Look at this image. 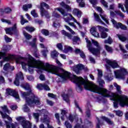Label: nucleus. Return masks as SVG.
<instances>
[{"label": "nucleus", "instance_id": "nucleus-7", "mask_svg": "<svg viewBox=\"0 0 128 128\" xmlns=\"http://www.w3.org/2000/svg\"><path fill=\"white\" fill-rule=\"evenodd\" d=\"M1 108L2 109V110H3V112L2 111H0V114L2 118H6L9 120V122H12V119L8 115L6 114V112H7L8 114H10V111L8 110V107L6 106H3L1 107Z\"/></svg>", "mask_w": 128, "mask_h": 128}, {"label": "nucleus", "instance_id": "nucleus-2", "mask_svg": "<svg viewBox=\"0 0 128 128\" xmlns=\"http://www.w3.org/2000/svg\"><path fill=\"white\" fill-rule=\"evenodd\" d=\"M21 96L25 99L26 104L23 106V110L26 112H30L29 106L40 104V99L34 96V94L30 91L29 93L26 92H22Z\"/></svg>", "mask_w": 128, "mask_h": 128}, {"label": "nucleus", "instance_id": "nucleus-44", "mask_svg": "<svg viewBox=\"0 0 128 128\" xmlns=\"http://www.w3.org/2000/svg\"><path fill=\"white\" fill-rule=\"evenodd\" d=\"M28 22L24 18V16H20V22L22 25H24V24H26V22Z\"/></svg>", "mask_w": 128, "mask_h": 128}, {"label": "nucleus", "instance_id": "nucleus-9", "mask_svg": "<svg viewBox=\"0 0 128 128\" xmlns=\"http://www.w3.org/2000/svg\"><path fill=\"white\" fill-rule=\"evenodd\" d=\"M6 94L9 96H14L16 100H18V102L20 100V95H18V92H16V90H12V89H7Z\"/></svg>", "mask_w": 128, "mask_h": 128}, {"label": "nucleus", "instance_id": "nucleus-11", "mask_svg": "<svg viewBox=\"0 0 128 128\" xmlns=\"http://www.w3.org/2000/svg\"><path fill=\"white\" fill-rule=\"evenodd\" d=\"M97 26L99 32H101L100 36L102 38H108V34L104 32H108V29L100 26Z\"/></svg>", "mask_w": 128, "mask_h": 128}, {"label": "nucleus", "instance_id": "nucleus-29", "mask_svg": "<svg viewBox=\"0 0 128 128\" xmlns=\"http://www.w3.org/2000/svg\"><path fill=\"white\" fill-rule=\"evenodd\" d=\"M0 12L1 14L2 12H5L6 14H10V12H12V9L10 8H7L4 9V10L1 9L0 10Z\"/></svg>", "mask_w": 128, "mask_h": 128}, {"label": "nucleus", "instance_id": "nucleus-59", "mask_svg": "<svg viewBox=\"0 0 128 128\" xmlns=\"http://www.w3.org/2000/svg\"><path fill=\"white\" fill-rule=\"evenodd\" d=\"M125 8L127 14H128V0H126Z\"/></svg>", "mask_w": 128, "mask_h": 128}, {"label": "nucleus", "instance_id": "nucleus-47", "mask_svg": "<svg viewBox=\"0 0 128 128\" xmlns=\"http://www.w3.org/2000/svg\"><path fill=\"white\" fill-rule=\"evenodd\" d=\"M80 38H78L77 36H75L72 38V42H80Z\"/></svg>", "mask_w": 128, "mask_h": 128}, {"label": "nucleus", "instance_id": "nucleus-12", "mask_svg": "<svg viewBox=\"0 0 128 128\" xmlns=\"http://www.w3.org/2000/svg\"><path fill=\"white\" fill-rule=\"evenodd\" d=\"M6 34H16L18 32V30L16 28V25L15 24L12 28H6Z\"/></svg>", "mask_w": 128, "mask_h": 128}, {"label": "nucleus", "instance_id": "nucleus-61", "mask_svg": "<svg viewBox=\"0 0 128 128\" xmlns=\"http://www.w3.org/2000/svg\"><path fill=\"white\" fill-rule=\"evenodd\" d=\"M68 24L70 26H72L74 28H76V26L72 22H68Z\"/></svg>", "mask_w": 128, "mask_h": 128}, {"label": "nucleus", "instance_id": "nucleus-49", "mask_svg": "<svg viewBox=\"0 0 128 128\" xmlns=\"http://www.w3.org/2000/svg\"><path fill=\"white\" fill-rule=\"evenodd\" d=\"M31 14L34 18H38V14H36V12L34 10H32L31 12Z\"/></svg>", "mask_w": 128, "mask_h": 128}, {"label": "nucleus", "instance_id": "nucleus-22", "mask_svg": "<svg viewBox=\"0 0 128 128\" xmlns=\"http://www.w3.org/2000/svg\"><path fill=\"white\" fill-rule=\"evenodd\" d=\"M72 48L70 46H68V45H65L64 46V50H63V52H64L65 54H68V52H72Z\"/></svg>", "mask_w": 128, "mask_h": 128}, {"label": "nucleus", "instance_id": "nucleus-36", "mask_svg": "<svg viewBox=\"0 0 128 128\" xmlns=\"http://www.w3.org/2000/svg\"><path fill=\"white\" fill-rule=\"evenodd\" d=\"M36 38H34L33 39L32 42H28V46H30L32 48H36Z\"/></svg>", "mask_w": 128, "mask_h": 128}, {"label": "nucleus", "instance_id": "nucleus-51", "mask_svg": "<svg viewBox=\"0 0 128 128\" xmlns=\"http://www.w3.org/2000/svg\"><path fill=\"white\" fill-rule=\"evenodd\" d=\"M62 112H61V114H62L63 117H61V118L62 120H64V116H66V112L64 110H61Z\"/></svg>", "mask_w": 128, "mask_h": 128}, {"label": "nucleus", "instance_id": "nucleus-57", "mask_svg": "<svg viewBox=\"0 0 128 128\" xmlns=\"http://www.w3.org/2000/svg\"><path fill=\"white\" fill-rule=\"evenodd\" d=\"M53 26H54V28H58V26H60V22L58 21L54 22Z\"/></svg>", "mask_w": 128, "mask_h": 128}, {"label": "nucleus", "instance_id": "nucleus-32", "mask_svg": "<svg viewBox=\"0 0 128 128\" xmlns=\"http://www.w3.org/2000/svg\"><path fill=\"white\" fill-rule=\"evenodd\" d=\"M104 48H105L106 50H107V52H110V54H112V52H114V50H112V47H110L108 45H105Z\"/></svg>", "mask_w": 128, "mask_h": 128}, {"label": "nucleus", "instance_id": "nucleus-60", "mask_svg": "<svg viewBox=\"0 0 128 128\" xmlns=\"http://www.w3.org/2000/svg\"><path fill=\"white\" fill-rule=\"evenodd\" d=\"M33 116L34 118L36 120H38V118L40 116V114L38 113H34L33 114Z\"/></svg>", "mask_w": 128, "mask_h": 128}, {"label": "nucleus", "instance_id": "nucleus-50", "mask_svg": "<svg viewBox=\"0 0 128 128\" xmlns=\"http://www.w3.org/2000/svg\"><path fill=\"white\" fill-rule=\"evenodd\" d=\"M55 118H56L58 120V124H60V114L56 113L55 114Z\"/></svg>", "mask_w": 128, "mask_h": 128}, {"label": "nucleus", "instance_id": "nucleus-40", "mask_svg": "<svg viewBox=\"0 0 128 128\" xmlns=\"http://www.w3.org/2000/svg\"><path fill=\"white\" fill-rule=\"evenodd\" d=\"M23 34L25 38H26V40H30V38H32V36L30 34H28V32L24 31L23 32Z\"/></svg>", "mask_w": 128, "mask_h": 128}, {"label": "nucleus", "instance_id": "nucleus-24", "mask_svg": "<svg viewBox=\"0 0 128 128\" xmlns=\"http://www.w3.org/2000/svg\"><path fill=\"white\" fill-rule=\"evenodd\" d=\"M74 14L78 18H80L82 16V12L78 8H75L73 10Z\"/></svg>", "mask_w": 128, "mask_h": 128}, {"label": "nucleus", "instance_id": "nucleus-52", "mask_svg": "<svg viewBox=\"0 0 128 128\" xmlns=\"http://www.w3.org/2000/svg\"><path fill=\"white\" fill-rule=\"evenodd\" d=\"M42 54L44 56L45 58L46 56V54L48 52V49L46 48L44 50L42 51Z\"/></svg>", "mask_w": 128, "mask_h": 128}, {"label": "nucleus", "instance_id": "nucleus-27", "mask_svg": "<svg viewBox=\"0 0 128 128\" xmlns=\"http://www.w3.org/2000/svg\"><path fill=\"white\" fill-rule=\"evenodd\" d=\"M94 20L97 22H99L100 24H104V22L102 21V20H100V16L98 14L96 13H94Z\"/></svg>", "mask_w": 128, "mask_h": 128}, {"label": "nucleus", "instance_id": "nucleus-20", "mask_svg": "<svg viewBox=\"0 0 128 128\" xmlns=\"http://www.w3.org/2000/svg\"><path fill=\"white\" fill-rule=\"evenodd\" d=\"M37 88H38V90H50V87H48V86L46 84H38L37 85Z\"/></svg>", "mask_w": 128, "mask_h": 128}, {"label": "nucleus", "instance_id": "nucleus-63", "mask_svg": "<svg viewBox=\"0 0 128 128\" xmlns=\"http://www.w3.org/2000/svg\"><path fill=\"white\" fill-rule=\"evenodd\" d=\"M27 78L28 80H30V82H34V76H28Z\"/></svg>", "mask_w": 128, "mask_h": 128}, {"label": "nucleus", "instance_id": "nucleus-48", "mask_svg": "<svg viewBox=\"0 0 128 128\" xmlns=\"http://www.w3.org/2000/svg\"><path fill=\"white\" fill-rule=\"evenodd\" d=\"M64 27L66 28V30H69V32H71V34H75L76 32H74V31L72 30V28H70V26L65 25Z\"/></svg>", "mask_w": 128, "mask_h": 128}, {"label": "nucleus", "instance_id": "nucleus-23", "mask_svg": "<svg viewBox=\"0 0 128 128\" xmlns=\"http://www.w3.org/2000/svg\"><path fill=\"white\" fill-rule=\"evenodd\" d=\"M6 128H16V126L14 123H10V122L5 120Z\"/></svg>", "mask_w": 128, "mask_h": 128}, {"label": "nucleus", "instance_id": "nucleus-5", "mask_svg": "<svg viewBox=\"0 0 128 128\" xmlns=\"http://www.w3.org/2000/svg\"><path fill=\"white\" fill-rule=\"evenodd\" d=\"M114 73L116 78H118V80H124L126 76L128 74V70L124 68L116 70Z\"/></svg>", "mask_w": 128, "mask_h": 128}, {"label": "nucleus", "instance_id": "nucleus-53", "mask_svg": "<svg viewBox=\"0 0 128 128\" xmlns=\"http://www.w3.org/2000/svg\"><path fill=\"white\" fill-rule=\"evenodd\" d=\"M1 22H5L6 24H11L10 20L2 18L1 20Z\"/></svg>", "mask_w": 128, "mask_h": 128}, {"label": "nucleus", "instance_id": "nucleus-26", "mask_svg": "<svg viewBox=\"0 0 128 128\" xmlns=\"http://www.w3.org/2000/svg\"><path fill=\"white\" fill-rule=\"evenodd\" d=\"M22 88L26 90H30L32 88V86L29 85L28 83H24L21 85Z\"/></svg>", "mask_w": 128, "mask_h": 128}, {"label": "nucleus", "instance_id": "nucleus-38", "mask_svg": "<svg viewBox=\"0 0 128 128\" xmlns=\"http://www.w3.org/2000/svg\"><path fill=\"white\" fill-rule=\"evenodd\" d=\"M100 2L102 4L103 6H104V8H108V2H106L104 0H100Z\"/></svg>", "mask_w": 128, "mask_h": 128}, {"label": "nucleus", "instance_id": "nucleus-3", "mask_svg": "<svg viewBox=\"0 0 128 128\" xmlns=\"http://www.w3.org/2000/svg\"><path fill=\"white\" fill-rule=\"evenodd\" d=\"M56 10L59 12H60L61 14L63 16V18L66 22L68 23L70 22V20H74L72 18H74L72 15L70 14L66 13V10L62 9V8H57L54 9V10L52 11V16L54 18H60V15L58 14H57Z\"/></svg>", "mask_w": 128, "mask_h": 128}, {"label": "nucleus", "instance_id": "nucleus-62", "mask_svg": "<svg viewBox=\"0 0 128 128\" xmlns=\"http://www.w3.org/2000/svg\"><path fill=\"white\" fill-rule=\"evenodd\" d=\"M116 116H122V111H116Z\"/></svg>", "mask_w": 128, "mask_h": 128}, {"label": "nucleus", "instance_id": "nucleus-54", "mask_svg": "<svg viewBox=\"0 0 128 128\" xmlns=\"http://www.w3.org/2000/svg\"><path fill=\"white\" fill-rule=\"evenodd\" d=\"M118 8H121L122 10L124 12H126V10H124V5H122V4H118Z\"/></svg>", "mask_w": 128, "mask_h": 128}, {"label": "nucleus", "instance_id": "nucleus-30", "mask_svg": "<svg viewBox=\"0 0 128 128\" xmlns=\"http://www.w3.org/2000/svg\"><path fill=\"white\" fill-rule=\"evenodd\" d=\"M58 56V53L56 50H54L51 52V57L52 58H56Z\"/></svg>", "mask_w": 128, "mask_h": 128}, {"label": "nucleus", "instance_id": "nucleus-1", "mask_svg": "<svg viewBox=\"0 0 128 128\" xmlns=\"http://www.w3.org/2000/svg\"><path fill=\"white\" fill-rule=\"evenodd\" d=\"M28 64L26 62H21L22 69L24 72L28 70L30 74L34 72V68H38L39 70H44L48 72H50L54 74H56L62 78V80H68L70 78V73L68 71L64 70V69H61L60 71V68L58 66L50 64L48 63L44 64L42 61H38L36 60L32 56L28 55Z\"/></svg>", "mask_w": 128, "mask_h": 128}, {"label": "nucleus", "instance_id": "nucleus-25", "mask_svg": "<svg viewBox=\"0 0 128 128\" xmlns=\"http://www.w3.org/2000/svg\"><path fill=\"white\" fill-rule=\"evenodd\" d=\"M60 4L62 8H64L66 10V12H70V10H72L70 6L65 4L64 2H62Z\"/></svg>", "mask_w": 128, "mask_h": 128}, {"label": "nucleus", "instance_id": "nucleus-43", "mask_svg": "<svg viewBox=\"0 0 128 128\" xmlns=\"http://www.w3.org/2000/svg\"><path fill=\"white\" fill-rule=\"evenodd\" d=\"M104 42V44H112V38L108 37V40H105Z\"/></svg>", "mask_w": 128, "mask_h": 128}, {"label": "nucleus", "instance_id": "nucleus-45", "mask_svg": "<svg viewBox=\"0 0 128 128\" xmlns=\"http://www.w3.org/2000/svg\"><path fill=\"white\" fill-rule=\"evenodd\" d=\"M56 48L59 50H62L64 52V46H62V44L60 43H58L56 44Z\"/></svg>", "mask_w": 128, "mask_h": 128}, {"label": "nucleus", "instance_id": "nucleus-6", "mask_svg": "<svg viewBox=\"0 0 128 128\" xmlns=\"http://www.w3.org/2000/svg\"><path fill=\"white\" fill-rule=\"evenodd\" d=\"M16 120L20 122L23 128H32V123L26 120L24 117L20 116L16 118Z\"/></svg>", "mask_w": 128, "mask_h": 128}, {"label": "nucleus", "instance_id": "nucleus-39", "mask_svg": "<svg viewBox=\"0 0 128 128\" xmlns=\"http://www.w3.org/2000/svg\"><path fill=\"white\" fill-rule=\"evenodd\" d=\"M77 2L79 4V6L81 8H84V0H76Z\"/></svg>", "mask_w": 128, "mask_h": 128}, {"label": "nucleus", "instance_id": "nucleus-19", "mask_svg": "<svg viewBox=\"0 0 128 128\" xmlns=\"http://www.w3.org/2000/svg\"><path fill=\"white\" fill-rule=\"evenodd\" d=\"M116 14H118L121 16V18H124V14L120 12V11H114V12L112 11L110 12V16L111 18H114V16H116Z\"/></svg>", "mask_w": 128, "mask_h": 128}, {"label": "nucleus", "instance_id": "nucleus-4", "mask_svg": "<svg viewBox=\"0 0 128 128\" xmlns=\"http://www.w3.org/2000/svg\"><path fill=\"white\" fill-rule=\"evenodd\" d=\"M85 40L87 43V48L90 50V52L92 54H94V56H98V54H100V52L102 50V48L100 46L98 42L94 40H92V44L95 46L96 48H92V42H90L88 38H86Z\"/></svg>", "mask_w": 128, "mask_h": 128}, {"label": "nucleus", "instance_id": "nucleus-17", "mask_svg": "<svg viewBox=\"0 0 128 128\" xmlns=\"http://www.w3.org/2000/svg\"><path fill=\"white\" fill-rule=\"evenodd\" d=\"M90 32L94 38H100V34L96 32V28L94 26L91 28Z\"/></svg>", "mask_w": 128, "mask_h": 128}, {"label": "nucleus", "instance_id": "nucleus-56", "mask_svg": "<svg viewBox=\"0 0 128 128\" xmlns=\"http://www.w3.org/2000/svg\"><path fill=\"white\" fill-rule=\"evenodd\" d=\"M4 38L6 42H12V38H8L6 36H4Z\"/></svg>", "mask_w": 128, "mask_h": 128}, {"label": "nucleus", "instance_id": "nucleus-55", "mask_svg": "<svg viewBox=\"0 0 128 128\" xmlns=\"http://www.w3.org/2000/svg\"><path fill=\"white\" fill-rule=\"evenodd\" d=\"M42 33L44 34V36H47L48 34V30H42Z\"/></svg>", "mask_w": 128, "mask_h": 128}, {"label": "nucleus", "instance_id": "nucleus-41", "mask_svg": "<svg viewBox=\"0 0 128 128\" xmlns=\"http://www.w3.org/2000/svg\"><path fill=\"white\" fill-rule=\"evenodd\" d=\"M102 120H105L106 122H108V124H112V122L110 120V119L106 118L105 116H102Z\"/></svg>", "mask_w": 128, "mask_h": 128}, {"label": "nucleus", "instance_id": "nucleus-28", "mask_svg": "<svg viewBox=\"0 0 128 128\" xmlns=\"http://www.w3.org/2000/svg\"><path fill=\"white\" fill-rule=\"evenodd\" d=\"M62 34L64 36H68V38H70V40H72V34H70V33L66 32V30H62Z\"/></svg>", "mask_w": 128, "mask_h": 128}, {"label": "nucleus", "instance_id": "nucleus-64", "mask_svg": "<svg viewBox=\"0 0 128 128\" xmlns=\"http://www.w3.org/2000/svg\"><path fill=\"white\" fill-rule=\"evenodd\" d=\"M65 126L67 128H72V125H70L68 122H65Z\"/></svg>", "mask_w": 128, "mask_h": 128}, {"label": "nucleus", "instance_id": "nucleus-37", "mask_svg": "<svg viewBox=\"0 0 128 128\" xmlns=\"http://www.w3.org/2000/svg\"><path fill=\"white\" fill-rule=\"evenodd\" d=\"M114 86L115 88H116L118 92V94H122V90H120V86L116 84V83L114 84Z\"/></svg>", "mask_w": 128, "mask_h": 128}, {"label": "nucleus", "instance_id": "nucleus-42", "mask_svg": "<svg viewBox=\"0 0 128 128\" xmlns=\"http://www.w3.org/2000/svg\"><path fill=\"white\" fill-rule=\"evenodd\" d=\"M71 18H72V19L73 20V22H74L76 23V24H78V28H82V24H80V23L78 22V20H76L74 17H71Z\"/></svg>", "mask_w": 128, "mask_h": 128}, {"label": "nucleus", "instance_id": "nucleus-21", "mask_svg": "<svg viewBox=\"0 0 128 128\" xmlns=\"http://www.w3.org/2000/svg\"><path fill=\"white\" fill-rule=\"evenodd\" d=\"M119 48H120V50H122V52H124L123 58H128V54H126V50H124V46H122V45L120 44H119Z\"/></svg>", "mask_w": 128, "mask_h": 128}, {"label": "nucleus", "instance_id": "nucleus-14", "mask_svg": "<svg viewBox=\"0 0 128 128\" xmlns=\"http://www.w3.org/2000/svg\"><path fill=\"white\" fill-rule=\"evenodd\" d=\"M20 80H24V75H22V72H20L16 74V80L14 82V84L17 86H20Z\"/></svg>", "mask_w": 128, "mask_h": 128}, {"label": "nucleus", "instance_id": "nucleus-18", "mask_svg": "<svg viewBox=\"0 0 128 128\" xmlns=\"http://www.w3.org/2000/svg\"><path fill=\"white\" fill-rule=\"evenodd\" d=\"M102 76V72L101 70H98V82L100 86L104 84V81L100 80V78Z\"/></svg>", "mask_w": 128, "mask_h": 128}, {"label": "nucleus", "instance_id": "nucleus-34", "mask_svg": "<svg viewBox=\"0 0 128 128\" xmlns=\"http://www.w3.org/2000/svg\"><path fill=\"white\" fill-rule=\"evenodd\" d=\"M25 30H27V32H34L35 30L34 27L32 26H26L25 28Z\"/></svg>", "mask_w": 128, "mask_h": 128}, {"label": "nucleus", "instance_id": "nucleus-46", "mask_svg": "<svg viewBox=\"0 0 128 128\" xmlns=\"http://www.w3.org/2000/svg\"><path fill=\"white\" fill-rule=\"evenodd\" d=\"M63 98V100L66 102H70V100L68 99V94H63L62 95Z\"/></svg>", "mask_w": 128, "mask_h": 128}, {"label": "nucleus", "instance_id": "nucleus-16", "mask_svg": "<svg viewBox=\"0 0 128 128\" xmlns=\"http://www.w3.org/2000/svg\"><path fill=\"white\" fill-rule=\"evenodd\" d=\"M89 0L90 4H92V6H94V8L95 9L98 10V12H104L102 11V8L100 6H96V5L98 4V2L96 1V0Z\"/></svg>", "mask_w": 128, "mask_h": 128}, {"label": "nucleus", "instance_id": "nucleus-15", "mask_svg": "<svg viewBox=\"0 0 128 128\" xmlns=\"http://www.w3.org/2000/svg\"><path fill=\"white\" fill-rule=\"evenodd\" d=\"M106 62L108 64V66H110L113 68H118V62H116V60L112 61L109 60H106Z\"/></svg>", "mask_w": 128, "mask_h": 128}, {"label": "nucleus", "instance_id": "nucleus-10", "mask_svg": "<svg viewBox=\"0 0 128 128\" xmlns=\"http://www.w3.org/2000/svg\"><path fill=\"white\" fill-rule=\"evenodd\" d=\"M44 6L46 8H50V6H48V5L46 4L43 2L40 4V7L38 6V8L40 10L41 16H46L48 14V12L46 11L44 8H43Z\"/></svg>", "mask_w": 128, "mask_h": 128}, {"label": "nucleus", "instance_id": "nucleus-13", "mask_svg": "<svg viewBox=\"0 0 128 128\" xmlns=\"http://www.w3.org/2000/svg\"><path fill=\"white\" fill-rule=\"evenodd\" d=\"M111 22L112 24H113L114 28H120L122 30H126V26L122 24V23H117L116 21L114 19H112Z\"/></svg>", "mask_w": 128, "mask_h": 128}, {"label": "nucleus", "instance_id": "nucleus-58", "mask_svg": "<svg viewBox=\"0 0 128 128\" xmlns=\"http://www.w3.org/2000/svg\"><path fill=\"white\" fill-rule=\"evenodd\" d=\"M10 68V64H6L4 67V70H8Z\"/></svg>", "mask_w": 128, "mask_h": 128}, {"label": "nucleus", "instance_id": "nucleus-31", "mask_svg": "<svg viewBox=\"0 0 128 128\" xmlns=\"http://www.w3.org/2000/svg\"><path fill=\"white\" fill-rule=\"evenodd\" d=\"M100 16L102 18V20L106 22V24H108V17H106V16L100 14Z\"/></svg>", "mask_w": 128, "mask_h": 128}, {"label": "nucleus", "instance_id": "nucleus-35", "mask_svg": "<svg viewBox=\"0 0 128 128\" xmlns=\"http://www.w3.org/2000/svg\"><path fill=\"white\" fill-rule=\"evenodd\" d=\"M69 120L71 121L72 122H78V117L70 116H69Z\"/></svg>", "mask_w": 128, "mask_h": 128}, {"label": "nucleus", "instance_id": "nucleus-8", "mask_svg": "<svg viewBox=\"0 0 128 128\" xmlns=\"http://www.w3.org/2000/svg\"><path fill=\"white\" fill-rule=\"evenodd\" d=\"M72 70H73L76 74H80V70H88V67L84 66L82 64H78L72 68Z\"/></svg>", "mask_w": 128, "mask_h": 128}, {"label": "nucleus", "instance_id": "nucleus-33", "mask_svg": "<svg viewBox=\"0 0 128 128\" xmlns=\"http://www.w3.org/2000/svg\"><path fill=\"white\" fill-rule=\"evenodd\" d=\"M14 56H12V55H9L8 56L6 57H5L4 58V60L5 62H8V60H14Z\"/></svg>", "mask_w": 128, "mask_h": 128}]
</instances>
